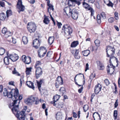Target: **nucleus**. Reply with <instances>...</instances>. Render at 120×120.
<instances>
[{
	"instance_id": "nucleus-31",
	"label": "nucleus",
	"mask_w": 120,
	"mask_h": 120,
	"mask_svg": "<svg viewBox=\"0 0 120 120\" xmlns=\"http://www.w3.org/2000/svg\"><path fill=\"white\" fill-rule=\"evenodd\" d=\"M44 79H40L39 81L37 80L36 81L37 84V86L39 90H40V88L41 87V85L44 82Z\"/></svg>"
},
{
	"instance_id": "nucleus-47",
	"label": "nucleus",
	"mask_w": 120,
	"mask_h": 120,
	"mask_svg": "<svg viewBox=\"0 0 120 120\" xmlns=\"http://www.w3.org/2000/svg\"><path fill=\"white\" fill-rule=\"evenodd\" d=\"M114 18L115 19L118 20L119 19V14L118 12L116 11L114 13Z\"/></svg>"
},
{
	"instance_id": "nucleus-18",
	"label": "nucleus",
	"mask_w": 120,
	"mask_h": 120,
	"mask_svg": "<svg viewBox=\"0 0 120 120\" xmlns=\"http://www.w3.org/2000/svg\"><path fill=\"white\" fill-rule=\"evenodd\" d=\"M102 86L101 84L99 83H98L95 86L94 92L96 94H98L101 91Z\"/></svg>"
},
{
	"instance_id": "nucleus-61",
	"label": "nucleus",
	"mask_w": 120,
	"mask_h": 120,
	"mask_svg": "<svg viewBox=\"0 0 120 120\" xmlns=\"http://www.w3.org/2000/svg\"><path fill=\"white\" fill-rule=\"evenodd\" d=\"M113 84H114V85L115 86V91H114V92L116 94L118 93L117 91V88L116 85L115 83H114Z\"/></svg>"
},
{
	"instance_id": "nucleus-34",
	"label": "nucleus",
	"mask_w": 120,
	"mask_h": 120,
	"mask_svg": "<svg viewBox=\"0 0 120 120\" xmlns=\"http://www.w3.org/2000/svg\"><path fill=\"white\" fill-rule=\"evenodd\" d=\"M82 5L83 8L85 9H87V10L90 7H91L90 5L86 2H82Z\"/></svg>"
},
{
	"instance_id": "nucleus-23",
	"label": "nucleus",
	"mask_w": 120,
	"mask_h": 120,
	"mask_svg": "<svg viewBox=\"0 0 120 120\" xmlns=\"http://www.w3.org/2000/svg\"><path fill=\"white\" fill-rule=\"evenodd\" d=\"M93 117L94 119V120H101L100 115L98 112H94L93 114Z\"/></svg>"
},
{
	"instance_id": "nucleus-11",
	"label": "nucleus",
	"mask_w": 120,
	"mask_h": 120,
	"mask_svg": "<svg viewBox=\"0 0 120 120\" xmlns=\"http://www.w3.org/2000/svg\"><path fill=\"white\" fill-rule=\"evenodd\" d=\"M74 58L76 59H80L81 56L79 53V49H72L70 50Z\"/></svg>"
},
{
	"instance_id": "nucleus-7",
	"label": "nucleus",
	"mask_w": 120,
	"mask_h": 120,
	"mask_svg": "<svg viewBox=\"0 0 120 120\" xmlns=\"http://www.w3.org/2000/svg\"><path fill=\"white\" fill-rule=\"evenodd\" d=\"M109 65H108L107 67L106 70L108 74L111 75L116 70V67L112 64L111 61V62L109 61Z\"/></svg>"
},
{
	"instance_id": "nucleus-21",
	"label": "nucleus",
	"mask_w": 120,
	"mask_h": 120,
	"mask_svg": "<svg viewBox=\"0 0 120 120\" xmlns=\"http://www.w3.org/2000/svg\"><path fill=\"white\" fill-rule=\"evenodd\" d=\"M71 16L73 19L76 20L78 17V13L75 9H73V11L71 13Z\"/></svg>"
},
{
	"instance_id": "nucleus-4",
	"label": "nucleus",
	"mask_w": 120,
	"mask_h": 120,
	"mask_svg": "<svg viewBox=\"0 0 120 120\" xmlns=\"http://www.w3.org/2000/svg\"><path fill=\"white\" fill-rule=\"evenodd\" d=\"M107 57H109V61L111 62V59L114 58V55L115 53V49L114 47L110 46L108 45L106 47V49Z\"/></svg>"
},
{
	"instance_id": "nucleus-14",
	"label": "nucleus",
	"mask_w": 120,
	"mask_h": 120,
	"mask_svg": "<svg viewBox=\"0 0 120 120\" xmlns=\"http://www.w3.org/2000/svg\"><path fill=\"white\" fill-rule=\"evenodd\" d=\"M35 68V69L36 78V79H38L42 75L43 73V69L41 67Z\"/></svg>"
},
{
	"instance_id": "nucleus-40",
	"label": "nucleus",
	"mask_w": 120,
	"mask_h": 120,
	"mask_svg": "<svg viewBox=\"0 0 120 120\" xmlns=\"http://www.w3.org/2000/svg\"><path fill=\"white\" fill-rule=\"evenodd\" d=\"M90 11V12L91 13L90 16L91 17H92L94 16L95 12V11L94 9L91 7H90L87 10Z\"/></svg>"
},
{
	"instance_id": "nucleus-16",
	"label": "nucleus",
	"mask_w": 120,
	"mask_h": 120,
	"mask_svg": "<svg viewBox=\"0 0 120 120\" xmlns=\"http://www.w3.org/2000/svg\"><path fill=\"white\" fill-rule=\"evenodd\" d=\"M31 57L29 56H26L25 55H23L22 57V61L26 64H29L31 62Z\"/></svg>"
},
{
	"instance_id": "nucleus-48",
	"label": "nucleus",
	"mask_w": 120,
	"mask_h": 120,
	"mask_svg": "<svg viewBox=\"0 0 120 120\" xmlns=\"http://www.w3.org/2000/svg\"><path fill=\"white\" fill-rule=\"evenodd\" d=\"M89 106L87 105H84L83 107V108L84 111L86 112L89 109Z\"/></svg>"
},
{
	"instance_id": "nucleus-27",
	"label": "nucleus",
	"mask_w": 120,
	"mask_h": 120,
	"mask_svg": "<svg viewBox=\"0 0 120 120\" xmlns=\"http://www.w3.org/2000/svg\"><path fill=\"white\" fill-rule=\"evenodd\" d=\"M62 114L61 112H58L56 113V118L57 120H61L62 117Z\"/></svg>"
},
{
	"instance_id": "nucleus-46",
	"label": "nucleus",
	"mask_w": 120,
	"mask_h": 120,
	"mask_svg": "<svg viewBox=\"0 0 120 120\" xmlns=\"http://www.w3.org/2000/svg\"><path fill=\"white\" fill-rule=\"evenodd\" d=\"M94 43L96 45L97 47H99L100 46V40L97 39L95 40L94 41Z\"/></svg>"
},
{
	"instance_id": "nucleus-10",
	"label": "nucleus",
	"mask_w": 120,
	"mask_h": 120,
	"mask_svg": "<svg viewBox=\"0 0 120 120\" xmlns=\"http://www.w3.org/2000/svg\"><path fill=\"white\" fill-rule=\"evenodd\" d=\"M74 58L76 59H80L81 56L79 53V49H72L70 50Z\"/></svg>"
},
{
	"instance_id": "nucleus-45",
	"label": "nucleus",
	"mask_w": 120,
	"mask_h": 120,
	"mask_svg": "<svg viewBox=\"0 0 120 120\" xmlns=\"http://www.w3.org/2000/svg\"><path fill=\"white\" fill-rule=\"evenodd\" d=\"M117 112V110H114V111L113 116L114 119V120H116L117 118L118 115Z\"/></svg>"
},
{
	"instance_id": "nucleus-59",
	"label": "nucleus",
	"mask_w": 120,
	"mask_h": 120,
	"mask_svg": "<svg viewBox=\"0 0 120 120\" xmlns=\"http://www.w3.org/2000/svg\"><path fill=\"white\" fill-rule=\"evenodd\" d=\"M114 105L115 108H116L118 106V102L117 99L116 100Z\"/></svg>"
},
{
	"instance_id": "nucleus-39",
	"label": "nucleus",
	"mask_w": 120,
	"mask_h": 120,
	"mask_svg": "<svg viewBox=\"0 0 120 120\" xmlns=\"http://www.w3.org/2000/svg\"><path fill=\"white\" fill-rule=\"evenodd\" d=\"M83 75V78L84 79V75L83 74H82L81 73H79V74H77L75 76V77L74 78V82H75V84H76L77 85H78L79 86H81V85H79L78 84L77 82H76V78L77 76L78 75Z\"/></svg>"
},
{
	"instance_id": "nucleus-24",
	"label": "nucleus",
	"mask_w": 120,
	"mask_h": 120,
	"mask_svg": "<svg viewBox=\"0 0 120 120\" xmlns=\"http://www.w3.org/2000/svg\"><path fill=\"white\" fill-rule=\"evenodd\" d=\"M54 36L49 37L48 40V44L49 45H51L53 43L54 41Z\"/></svg>"
},
{
	"instance_id": "nucleus-60",
	"label": "nucleus",
	"mask_w": 120,
	"mask_h": 120,
	"mask_svg": "<svg viewBox=\"0 0 120 120\" xmlns=\"http://www.w3.org/2000/svg\"><path fill=\"white\" fill-rule=\"evenodd\" d=\"M97 46H93L92 47V51H96L98 49V47Z\"/></svg>"
},
{
	"instance_id": "nucleus-57",
	"label": "nucleus",
	"mask_w": 120,
	"mask_h": 120,
	"mask_svg": "<svg viewBox=\"0 0 120 120\" xmlns=\"http://www.w3.org/2000/svg\"><path fill=\"white\" fill-rule=\"evenodd\" d=\"M23 76L22 75L21 76V78L20 79V85L21 86L22 83H23Z\"/></svg>"
},
{
	"instance_id": "nucleus-44",
	"label": "nucleus",
	"mask_w": 120,
	"mask_h": 120,
	"mask_svg": "<svg viewBox=\"0 0 120 120\" xmlns=\"http://www.w3.org/2000/svg\"><path fill=\"white\" fill-rule=\"evenodd\" d=\"M59 91L60 93L62 94V95H63L65 92V88L64 87H61Z\"/></svg>"
},
{
	"instance_id": "nucleus-41",
	"label": "nucleus",
	"mask_w": 120,
	"mask_h": 120,
	"mask_svg": "<svg viewBox=\"0 0 120 120\" xmlns=\"http://www.w3.org/2000/svg\"><path fill=\"white\" fill-rule=\"evenodd\" d=\"M22 41L24 44H26L28 41V39L25 36H23L22 38Z\"/></svg>"
},
{
	"instance_id": "nucleus-35",
	"label": "nucleus",
	"mask_w": 120,
	"mask_h": 120,
	"mask_svg": "<svg viewBox=\"0 0 120 120\" xmlns=\"http://www.w3.org/2000/svg\"><path fill=\"white\" fill-rule=\"evenodd\" d=\"M6 18V15L4 12L0 13V19L2 21H4Z\"/></svg>"
},
{
	"instance_id": "nucleus-43",
	"label": "nucleus",
	"mask_w": 120,
	"mask_h": 120,
	"mask_svg": "<svg viewBox=\"0 0 120 120\" xmlns=\"http://www.w3.org/2000/svg\"><path fill=\"white\" fill-rule=\"evenodd\" d=\"M7 17H8L12 14V11L11 10H7L6 12Z\"/></svg>"
},
{
	"instance_id": "nucleus-9",
	"label": "nucleus",
	"mask_w": 120,
	"mask_h": 120,
	"mask_svg": "<svg viewBox=\"0 0 120 120\" xmlns=\"http://www.w3.org/2000/svg\"><path fill=\"white\" fill-rule=\"evenodd\" d=\"M16 7L17 9L19 10L18 11L19 13L21 11H23L25 9L24 6L22 4V0H18V2L16 5Z\"/></svg>"
},
{
	"instance_id": "nucleus-12",
	"label": "nucleus",
	"mask_w": 120,
	"mask_h": 120,
	"mask_svg": "<svg viewBox=\"0 0 120 120\" xmlns=\"http://www.w3.org/2000/svg\"><path fill=\"white\" fill-rule=\"evenodd\" d=\"M106 14L104 12H101L100 15H98L97 18V23L100 24L101 22V20L105 19L106 18Z\"/></svg>"
},
{
	"instance_id": "nucleus-49",
	"label": "nucleus",
	"mask_w": 120,
	"mask_h": 120,
	"mask_svg": "<svg viewBox=\"0 0 120 120\" xmlns=\"http://www.w3.org/2000/svg\"><path fill=\"white\" fill-rule=\"evenodd\" d=\"M5 49L2 48H0V55H3L5 52Z\"/></svg>"
},
{
	"instance_id": "nucleus-29",
	"label": "nucleus",
	"mask_w": 120,
	"mask_h": 120,
	"mask_svg": "<svg viewBox=\"0 0 120 120\" xmlns=\"http://www.w3.org/2000/svg\"><path fill=\"white\" fill-rule=\"evenodd\" d=\"M68 1L72 3L73 4H75L79 6L81 4L82 0H68Z\"/></svg>"
},
{
	"instance_id": "nucleus-13",
	"label": "nucleus",
	"mask_w": 120,
	"mask_h": 120,
	"mask_svg": "<svg viewBox=\"0 0 120 120\" xmlns=\"http://www.w3.org/2000/svg\"><path fill=\"white\" fill-rule=\"evenodd\" d=\"M63 84V79L61 76H58L57 78V80L55 84L56 88H59L60 86L62 85Z\"/></svg>"
},
{
	"instance_id": "nucleus-25",
	"label": "nucleus",
	"mask_w": 120,
	"mask_h": 120,
	"mask_svg": "<svg viewBox=\"0 0 120 120\" xmlns=\"http://www.w3.org/2000/svg\"><path fill=\"white\" fill-rule=\"evenodd\" d=\"M44 19L43 20V22L45 24H48L49 23L50 21V20H49V17L44 15Z\"/></svg>"
},
{
	"instance_id": "nucleus-36",
	"label": "nucleus",
	"mask_w": 120,
	"mask_h": 120,
	"mask_svg": "<svg viewBox=\"0 0 120 120\" xmlns=\"http://www.w3.org/2000/svg\"><path fill=\"white\" fill-rule=\"evenodd\" d=\"M9 58L8 56V55L7 56L5 57L4 58V64L6 65H8L9 64Z\"/></svg>"
},
{
	"instance_id": "nucleus-28",
	"label": "nucleus",
	"mask_w": 120,
	"mask_h": 120,
	"mask_svg": "<svg viewBox=\"0 0 120 120\" xmlns=\"http://www.w3.org/2000/svg\"><path fill=\"white\" fill-rule=\"evenodd\" d=\"M82 53L84 56H87L90 54V52L89 50L87 49L82 51Z\"/></svg>"
},
{
	"instance_id": "nucleus-38",
	"label": "nucleus",
	"mask_w": 120,
	"mask_h": 120,
	"mask_svg": "<svg viewBox=\"0 0 120 120\" xmlns=\"http://www.w3.org/2000/svg\"><path fill=\"white\" fill-rule=\"evenodd\" d=\"M64 103L63 102H59L58 103L56 104V105L55 106L58 108H62L63 106Z\"/></svg>"
},
{
	"instance_id": "nucleus-26",
	"label": "nucleus",
	"mask_w": 120,
	"mask_h": 120,
	"mask_svg": "<svg viewBox=\"0 0 120 120\" xmlns=\"http://www.w3.org/2000/svg\"><path fill=\"white\" fill-rule=\"evenodd\" d=\"M26 85L29 88L34 90L35 87L34 86L33 83L30 81H27L26 83Z\"/></svg>"
},
{
	"instance_id": "nucleus-42",
	"label": "nucleus",
	"mask_w": 120,
	"mask_h": 120,
	"mask_svg": "<svg viewBox=\"0 0 120 120\" xmlns=\"http://www.w3.org/2000/svg\"><path fill=\"white\" fill-rule=\"evenodd\" d=\"M12 35V34L11 32L9 31H7L6 33L4 34V37L5 38H7L10 36H11Z\"/></svg>"
},
{
	"instance_id": "nucleus-32",
	"label": "nucleus",
	"mask_w": 120,
	"mask_h": 120,
	"mask_svg": "<svg viewBox=\"0 0 120 120\" xmlns=\"http://www.w3.org/2000/svg\"><path fill=\"white\" fill-rule=\"evenodd\" d=\"M79 44V41H74L71 43V48H75Z\"/></svg>"
},
{
	"instance_id": "nucleus-50",
	"label": "nucleus",
	"mask_w": 120,
	"mask_h": 120,
	"mask_svg": "<svg viewBox=\"0 0 120 120\" xmlns=\"http://www.w3.org/2000/svg\"><path fill=\"white\" fill-rule=\"evenodd\" d=\"M114 19L113 17H111L109 18L108 19V21L110 23H113L114 21Z\"/></svg>"
},
{
	"instance_id": "nucleus-51",
	"label": "nucleus",
	"mask_w": 120,
	"mask_h": 120,
	"mask_svg": "<svg viewBox=\"0 0 120 120\" xmlns=\"http://www.w3.org/2000/svg\"><path fill=\"white\" fill-rule=\"evenodd\" d=\"M106 5L108 7L112 8H113L114 5L110 1Z\"/></svg>"
},
{
	"instance_id": "nucleus-63",
	"label": "nucleus",
	"mask_w": 120,
	"mask_h": 120,
	"mask_svg": "<svg viewBox=\"0 0 120 120\" xmlns=\"http://www.w3.org/2000/svg\"><path fill=\"white\" fill-rule=\"evenodd\" d=\"M89 69V64L88 63H87L86 64L85 69V71H86L87 70Z\"/></svg>"
},
{
	"instance_id": "nucleus-52",
	"label": "nucleus",
	"mask_w": 120,
	"mask_h": 120,
	"mask_svg": "<svg viewBox=\"0 0 120 120\" xmlns=\"http://www.w3.org/2000/svg\"><path fill=\"white\" fill-rule=\"evenodd\" d=\"M104 82L106 86L108 85L110 83L109 80L107 79H105L104 80Z\"/></svg>"
},
{
	"instance_id": "nucleus-62",
	"label": "nucleus",
	"mask_w": 120,
	"mask_h": 120,
	"mask_svg": "<svg viewBox=\"0 0 120 120\" xmlns=\"http://www.w3.org/2000/svg\"><path fill=\"white\" fill-rule=\"evenodd\" d=\"M96 0H88V2L90 4H93L95 3Z\"/></svg>"
},
{
	"instance_id": "nucleus-58",
	"label": "nucleus",
	"mask_w": 120,
	"mask_h": 120,
	"mask_svg": "<svg viewBox=\"0 0 120 120\" xmlns=\"http://www.w3.org/2000/svg\"><path fill=\"white\" fill-rule=\"evenodd\" d=\"M0 5L2 7H4L5 6V3L2 1H0Z\"/></svg>"
},
{
	"instance_id": "nucleus-15",
	"label": "nucleus",
	"mask_w": 120,
	"mask_h": 120,
	"mask_svg": "<svg viewBox=\"0 0 120 120\" xmlns=\"http://www.w3.org/2000/svg\"><path fill=\"white\" fill-rule=\"evenodd\" d=\"M41 40L39 38H35L33 41V45L34 47L36 49H38L39 47Z\"/></svg>"
},
{
	"instance_id": "nucleus-22",
	"label": "nucleus",
	"mask_w": 120,
	"mask_h": 120,
	"mask_svg": "<svg viewBox=\"0 0 120 120\" xmlns=\"http://www.w3.org/2000/svg\"><path fill=\"white\" fill-rule=\"evenodd\" d=\"M63 10L64 12L65 13L64 14H66L67 15L69 14H71L73 11V9H71L69 7H66Z\"/></svg>"
},
{
	"instance_id": "nucleus-17",
	"label": "nucleus",
	"mask_w": 120,
	"mask_h": 120,
	"mask_svg": "<svg viewBox=\"0 0 120 120\" xmlns=\"http://www.w3.org/2000/svg\"><path fill=\"white\" fill-rule=\"evenodd\" d=\"M97 67L98 69L103 70L105 68L104 63L101 61L98 60L96 61Z\"/></svg>"
},
{
	"instance_id": "nucleus-20",
	"label": "nucleus",
	"mask_w": 120,
	"mask_h": 120,
	"mask_svg": "<svg viewBox=\"0 0 120 120\" xmlns=\"http://www.w3.org/2000/svg\"><path fill=\"white\" fill-rule=\"evenodd\" d=\"M8 56L9 59L13 62L16 61L19 58V57L17 55L15 54H10L8 55Z\"/></svg>"
},
{
	"instance_id": "nucleus-37",
	"label": "nucleus",
	"mask_w": 120,
	"mask_h": 120,
	"mask_svg": "<svg viewBox=\"0 0 120 120\" xmlns=\"http://www.w3.org/2000/svg\"><path fill=\"white\" fill-rule=\"evenodd\" d=\"M32 68L31 67L26 68V73L27 75H29L30 74V72L31 71Z\"/></svg>"
},
{
	"instance_id": "nucleus-30",
	"label": "nucleus",
	"mask_w": 120,
	"mask_h": 120,
	"mask_svg": "<svg viewBox=\"0 0 120 120\" xmlns=\"http://www.w3.org/2000/svg\"><path fill=\"white\" fill-rule=\"evenodd\" d=\"M47 5L49 7L48 8V12H49V10L50 9L51 10H52V11L54 10V8H53V6L52 4H50V1L49 0L47 2Z\"/></svg>"
},
{
	"instance_id": "nucleus-33",
	"label": "nucleus",
	"mask_w": 120,
	"mask_h": 120,
	"mask_svg": "<svg viewBox=\"0 0 120 120\" xmlns=\"http://www.w3.org/2000/svg\"><path fill=\"white\" fill-rule=\"evenodd\" d=\"M42 63L40 61H37L35 63L34 65L35 68L41 67V65Z\"/></svg>"
},
{
	"instance_id": "nucleus-19",
	"label": "nucleus",
	"mask_w": 120,
	"mask_h": 120,
	"mask_svg": "<svg viewBox=\"0 0 120 120\" xmlns=\"http://www.w3.org/2000/svg\"><path fill=\"white\" fill-rule=\"evenodd\" d=\"M60 97V95L56 94L52 98L53 101L50 102V103L53 104L54 106H56V102L57 101Z\"/></svg>"
},
{
	"instance_id": "nucleus-6",
	"label": "nucleus",
	"mask_w": 120,
	"mask_h": 120,
	"mask_svg": "<svg viewBox=\"0 0 120 120\" xmlns=\"http://www.w3.org/2000/svg\"><path fill=\"white\" fill-rule=\"evenodd\" d=\"M27 27L28 31L30 33H34L37 29L36 24L32 22H29L27 23Z\"/></svg>"
},
{
	"instance_id": "nucleus-5",
	"label": "nucleus",
	"mask_w": 120,
	"mask_h": 120,
	"mask_svg": "<svg viewBox=\"0 0 120 120\" xmlns=\"http://www.w3.org/2000/svg\"><path fill=\"white\" fill-rule=\"evenodd\" d=\"M62 30L64 32V35L66 36L71 35L73 31L72 28L68 24H65L63 25Z\"/></svg>"
},
{
	"instance_id": "nucleus-53",
	"label": "nucleus",
	"mask_w": 120,
	"mask_h": 120,
	"mask_svg": "<svg viewBox=\"0 0 120 120\" xmlns=\"http://www.w3.org/2000/svg\"><path fill=\"white\" fill-rule=\"evenodd\" d=\"M8 30L7 28L4 27L2 29V32L3 34H4Z\"/></svg>"
},
{
	"instance_id": "nucleus-64",
	"label": "nucleus",
	"mask_w": 120,
	"mask_h": 120,
	"mask_svg": "<svg viewBox=\"0 0 120 120\" xmlns=\"http://www.w3.org/2000/svg\"><path fill=\"white\" fill-rule=\"evenodd\" d=\"M86 41H91V39L90 38H88V36L87 35V36H86Z\"/></svg>"
},
{
	"instance_id": "nucleus-2",
	"label": "nucleus",
	"mask_w": 120,
	"mask_h": 120,
	"mask_svg": "<svg viewBox=\"0 0 120 120\" xmlns=\"http://www.w3.org/2000/svg\"><path fill=\"white\" fill-rule=\"evenodd\" d=\"M3 94L5 96H7L8 98H16L19 95V90L18 89H12L11 91L9 92L6 88H4L3 90Z\"/></svg>"
},
{
	"instance_id": "nucleus-1",
	"label": "nucleus",
	"mask_w": 120,
	"mask_h": 120,
	"mask_svg": "<svg viewBox=\"0 0 120 120\" xmlns=\"http://www.w3.org/2000/svg\"><path fill=\"white\" fill-rule=\"evenodd\" d=\"M22 98V95H20L17 96L16 98H14L15 99H14V98L12 99L13 102L12 103V106L13 107L11 109V111L18 118V120H25V114L27 108V106H25L20 112L18 111L20 101Z\"/></svg>"
},
{
	"instance_id": "nucleus-55",
	"label": "nucleus",
	"mask_w": 120,
	"mask_h": 120,
	"mask_svg": "<svg viewBox=\"0 0 120 120\" xmlns=\"http://www.w3.org/2000/svg\"><path fill=\"white\" fill-rule=\"evenodd\" d=\"M57 25L59 29L60 28H61V26L62 25V24L61 22H59L57 21Z\"/></svg>"
},
{
	"instance_id": "nucleus-8",
	"label": "nucleus",
	"mask_w": 120,
	"mask_h": 120,
	"mask_svg": "<svg viewBox=\"0 0 120 120\" xmlns=\"http://www.w3.org/2000/svg\"><path fill=\"white\" fill-rule=\"evenodd\" d=\"M47 52V50L43 46L41 47L38 52V56L41 58L43 57L46 54Z\"/></svg>"
},
{
	"instance_id": "nucleus-56",
	"label": "nucleus",
	"mask_w": 120,
	"mask_h": 120,
	"mask_svg": "<svg viewBox=\"0 0 120 120\" xmlns=\"http://www.w3.org/2000/svg\"><path fill=\"white\" fill-rule=\"evenodd\" d=\"M95 94H94L93 93L91 94V97L90 100V103L91 104L92 103V100L94 98V97L95 96Z\"/></svg>"
},
{
	"instance_id": "nucleus-3",
	"label": "nucleus",
	"mask_w": 120,
	"mask_h": 120,
	"mask_svg": "<svg viewBox=\"0 0 120 120\" xmlns=\"http://www.w3.org/2000/svg\"><path fill=\"white\" fill-rule=\"evenodd\" d=\"M42 101L41 99H39L38 97L31 95L25 99V102L26 104L29 105H32L33 102H34L35 104L37 105L40 102H41Z\"/></svg>"
},
{
	"instance_id": "nucleus-54",
	"label": "nucleus",
	"mask_w": 120,
	"mask_h": 120,
	"mask_svg": "<svg viewBox=\"0 0 120 120\" xmlns=\"http://www.w3.org/2000/svg\"><path fill=\"white\" fill-rule=\"evenodd\" d=\"M52 54V51H48L47 53L46 57H50L51 56V55Z\"/></svg>"
}]
</instances>
